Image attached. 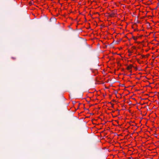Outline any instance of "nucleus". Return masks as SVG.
Instances as JSON below:
<instances>
[{
	"instance_id": "obj_1",
	"label": "nucleus",
	"mask_w": 159,
	"mask_h": 159,
	"mask_svg": "<svg viewBox=\"0 0 159 159\" xmlns=\"http://www.w3.org/2000/svg\"><path fill=\"white\" fill-rule=\"evenodd\" d=\"M132 67H134L133 65L130 64L127 67L126 69L128 70H129V72L131 73L132 70H131V69Z\"/></svg>"
},
{
	"instance_id": "obj_2",
	"label": "nucleus",
	"mask_w": 159,
	"mask_h": 159,
	"mask_svg": "<svg viewBox=\"0 0 159 159\" xmlns=\"http://www.w3.org/2000/svg\"><path fill=\"white\" fill-rule=\"evenodd\" d=\"M110 16L111 17H114L116 16V15L115 13H112L110 15Z\"/></svg>"
},
{
	"instance_id": "obj_3",
	"label": "nucleus",
	"mask_w": 159,
	"mask_h": 159,
	"mask_svg": "<svg viewBox=\"0 0 159 159\" xmlns=\"http://www.w3.org/2000/svg\"><path fill=\"white\" fill-rule=\"evenodd\" d=\"M141 59H143V58H147L148 57L147 56H145L144 55H142L141 56Z\"/></svg>"
},
{
	"instance_id": "obj_4",
	"label": "nucleus",
	"mask_w": 159,
	"mask_h": 159,
	"mask_svg": "<svg viewBox=\"0 0 159 159\" xmlns=\"http://www.w3.org/2000/svg\"><path fill=\"white\" fill-rule=\"evenodd\" d=\"M137 62L140 64H142L143 62L142 60H137Z\"/></svg>"
},
{
	"instance_id": "obj_5",
	"label": "nucleus",
	"mask_w": 159,
	"mask_h": 159,
	"mask_svg": "<svg viewBox=\"0 0 159 159\" xmlns=\"http://www.w3.org/2000/svg\"><path fill=\"white\" fill-rule=\"evenodd\" d=\"M76 102H73V104H75Z\"/></svg>"
},
{
	"instance_id": "obj_6",
	"label": "nucleus",
	"mask_w": 159,
	"mask_h": 159,
	"mask_svg": "<svg viewBox=\"0 0 159 159\" xmlns=\"http://www.w3.org/2000/svg\"><path fill=\"white\" fill-rule=\"evenodd\" d=\"M133 48L134 49H135V47H133Z\"/></svg>"
},
{
	"instance_id": "obj_7",
	"label": "nucleus",
	"mask_w": 159,
	"mask_h": 159,
	"mask_svg": "<svg viewBox=\"0 0 159 159\" xmlns=\"http://www.w3.org/2000/svg\"><path fill=\"white\" fill-rule=\"evenodd\" d=\"M155 58H153L152 60H154V59Z\"/></svg>"
},
{
	"instance_id": "obj_8",
	"label": "nucleus",
	"mask_w": 159,
	"mask_h": 159,
	"mask_svg": "<svg viewBox=\"0 0 159 159\" xmlns=\"http://www.w3.org/2000/svg\"><path fill=\"white\" fill-rule=\"evenodd\" d=\"M157 8V7H156V9Z\"/></svg>"
},
{
	"instance_id": "obj_9",
	"label": "nucleus",
	"mask_w": 159,
	"mask_h": 159,
	"mask_svg": "<svg viewBox=\"0 0 159 159\" xmlns=\"http://www.w3.org/2000/svg\"><path fill=\"white\" fill-rule=\"evenodd\" d=\"M152 63H153L152 62L151 63V64H152Z\"/></svg>"
},
{
	"instance_id": "obj_10",
	"label": "nucleus",
	"mask_w": 159,
	"mask_h": 159,
	"mask_svg": "<svg viewBox=\"0 0 159 159\" xmlns=\"http://www.w3.org/2000/svg\"><path fill=\"white\" fill-rule=\"evenodd\" d=\"M136 60H139V59H137Z\"/></svg>"
},
{
	"instance_id": "obj_11",
	"label": "nucleus",
	"mask_w": 159,
	"mask_h": 159,
	"mask_svg": "<svg viewBox=\"0 0 159 159\" xmlns=\"http://www.w3.org/2000/svg\"><path fill=\"white\" fill-rule=\"evenodd\" d=\"M158 5H159V3H158Z\"/></svg>"
}]
</instances>
